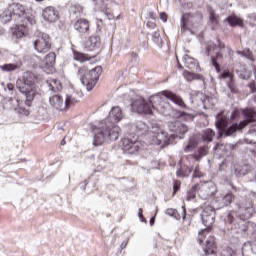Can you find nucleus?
Returning a JSON list of instances; mask_svg holds the SVG:
<instances>
[{"label":"nucleus","instance_id":"4","mask_svg":"<svg viewBox=\"0 0 256 256\" xmlns=\"http://www.w3.org/2000/svg\"><path fill=\"white\" fill-rule=\"evenodd\" d=\"M18 90L24 95L26 102H20L18 99L14 100L17 103V107L15 108L16 113L18 115H23L24 117L29 116L31 113L29 111V107H31V101L35 99V95H37V87L35 86V75L33 73H26L24 75V81L17 82ZM26 105V107H25Z\"/></svg>","mask_w":256,"mask_h":256},{"label":"nucleus","instance_id":"42","mask_svg":"<svg viewBox=\"0 0 256 256\" xmlns=\"http://www.w3.org/2000/svg\"><path fill=\"white\" fill-rule=\"evenodd\" d=\"M180 117H182V119H185V121H193V119H195V115L189 112H180Z\"/></svg>","mask_w":256,"mask_h":256},{"label":"nucleus","instance_id":"46","mask_svg":"<svg viewBox=\"0 0 256 256\" xmlns=\"http://www.w3.org/2000/svg\"><path fill=\"white\" fill-rule=\"evenodd\" d=\"M136 127L139 129V131H147V125H145L143 122H138Z\"/></svg>","mask_w":256,"mask_h":256},{"label":"nucleus","instance_id":"51","mask_svg":"<svg viewBox=\"0 0 256 256\" xmlns=\"http://www.w3.org/2000/svg\"><path fill=\"white\" fill-rule=\"evenodd\" d=\"M202 103H204V105H209V103H213V98L206 96L204 100H202Z\"/></svg>","mask_w":256,"mask_h":256},{"label":"nucleus","instance_id":"31","mask_svg":"<svg viewBox=\"0 0 256 256\" xmlns=\"http://www.w3.org/2000/svg\"><path fill=\"white\" fill-rule=\"evenodd\" d=\"M208 13H209L210 22L212 23V28L217 27V25L219 24V20H218L217 14H215V10L209 7Z\"/></svg>","mask_w":256,"mask_h":256},{"label":"nucleus","instance_id":"11","mask_svg":"<svg viewBox=\"0 0 256 256\" xmlns=\"http://www.w3.org/2000/svg\"><path fill=\"white\" fill-rule=\"evenodd\" d=\"M201 23V14H189L186 13L181 17V29L182 31H193L197 29Z\"/></svg>","mask_w":256,"mask_h":256},{"label":"nucleus","instance_id":"17","mask_svg":"<svg viewBox=\"0 0 256 256\" xmlns=\"http://www.w3.org/2000/svg\"><path fill=\"white\" fill-rule=\"evenodd\" d=\"M169 131H172V133H177L178 135H185L187 131H189V128L187 125L181 123L180 121L173 120L168 123Z\"/></svg>","mask_w":256,"mask_h":256},{"label":"nucleus","instance_id":"63","mask_svg":"<svg viewBox=\"0 0 256 256\" xmlns=\"http://www.w3.org/2000/svg\"><path fill=\"white\" fill-rule=\"evenodd\" d=\"M183 219H185V209H183Z\"/></svg>","mask_w":256,"mask_h":256},{"label":"nucleus","instance_id":"56","mask_svg":"<svg viewBox=\"0 0 256 256\" xmlns=\"http://www.w3.org/2000/svg\"><path fill=\"white\" fill-rule=\"evenodd\" d=\"M237 117H239V112H238L237 110H235V111L232 113L231 119H237Z\"/></svg>","mask_w":256,"mask_h":256},{"label":"nucleus","instance_id":"50","mask_svg":"<svg viewBox=\"0 0 256 256\" xmlns=\"http://www.w3.org/2000/svg\"><path fill=\"white\" fill-rule=\"evenodd\" d=\"M221 77H222V79H229V77H230L231 81H233V76L231 75V72H229V71L222 73Z\"/></svg>","mask_w":256,"mask_h":256},{"label":"nucleus","instance_id":"16","mask_svg":"<svg viewBox=\"0 0 256 256\" xmlns=\"http://www.w3.org/2000/svg\"><path fill=\"white\" fill-rule=\"evenodd\" d=\"M101 45V29L97 26L96 35L91 36L85 44L86 49L89 51H94Z\"/></svg>","mask_w":256,"mask_h":256},{"label":"nucleus","instance_id":"9","mask_svg":"<svg viewBox=\"0 0 256 256\" xmlns=\"http://www.w3.org/2000/svg\"><path fill=\"white\" fill-rule=\"evenodd\" d=\"M151 145H159L161 149L169 145V133L159 126H154L148 132Z\"/></svg>","mask_w":256,"mask_h":256},{"label":"nucleus","instance_id":"20","mask_svg":"<svg viewBox=\"0 0 256 256\" xmlns=\"http://www.w3.org/2000/svg\"><path fill=\"white\" fill-rule=\"evenodd\" d=\"M217 188H215V184L213 182H208L202 185L201 193L204 199L207 197H213V194L216 193Z\"/></svg>","mask_w":256,"mask_h":256},{"label":"nucleus","instance_id":"43","mask_svg":"<svg viewBox=\"0 0 256 256\" xmlns=\"http://www.w3.org/2000/svg\"><path fill=\"white\" fill-rule=\"evenodd\" d=\"M222 256H237L233 249L227 248L222 251Z\"/></svg>","mask_w":256,"mask_h":256},{"label":"nucleus","instance_id":"55","mask_svg":"<svg viewBox=\"0 0 256 256\" xmlns=\"http://www.w3.org/2000/svg\"><path fill=\"white\" fill-rule=\"evenodd\" d=\"M233 219H234L233 212H230L227 216V221H228V223H230V225H231V223H233Z\"/></svg>","mask_w":256,"mask_h":256},{"label":"nucleus","instance_id":"5","mask_svg":"<svg viewBox=\"0 0 256 256\" xmlns=\"http://www.w3.org/2000/svg\"><path fill=\"white\" fill-rule=\"evenodd\" d=\"M0 20L2 23H26V25H35L37 20L35 15L27 13L25 6L21 3H13L7 7L6 10L0 13Z\"/></svg>","mask_w":256,"mask_h":256},{"label":"nucleus","instance_id":"32","mask_svg":"<svg viewBox=\"0 0 256 256\" xmlns=\"http://www.w3.org/2000/svg\"><path fill=\"white\" fill-rule=\"evenodd\" d=\"M152 41L157 45L158 47H163V39L161 38V34L157 31L153 32L151 34Z\"/></svg>","mask_w":256,"mask_h":256},{"label":"nucleus","instance_id":"30","mask_svg":"<svg viewBox=\"0 0 256 256\" xmlns=\"http://www.w3.org/2000/svg\"><path fill=\"white\" fill-rule=\"evenodd\" d=\"M184 77L186 79V81H201V79H203V75L201 74H195L189 71H184Z\"/></svg>","mask_w":256,"mask_h":256},{"label":"nucleus","instance_id":"15","mask_svg":"<svg viewBox=\"0 0 256 256\" xmlns=\"http://www.w3.org/2000/svg\"><path fill=\"white\" fill-rule=\"evenodd\" d=\"M50 107L54 109V111H64L65 109V100L59 94H51L49 97Z\"/></svg>","mask_w":256,"mask_h":256},{"label":"nucleus","instance_id":"38","mask_svg":"<svg viewBox=\"0 0 256 256\" xmlns=\"http://www.w3.org/2000/svg\"><path fill=\"white\" fill-rule=\"evenodd\" d=\"M70 13L72 15H77L78 17L81 16V13H83V6L79 4H75L70 8Z\"/></svg>","mask_w":256,"mask_h":256},{"label":"nucleus","instance_id":"34","mask_svg":"<svg viewBox=\"0 0 256 256\" xmlns=\"http://www.w3.org/2000/svg\"><path fill=\"white\" fill-rule=\"evenodd\" d=\"M73 57L75 61H79L80 63H85V61H89V56L78 51H74Z\"/></svg>","mask_w":256,"mask_h":256},{"label":"nucleus","instance_id":"28","mask_svg":"<svg viewBox=\"0 0 256 256\" xmlns=\"http://www.w3.org/2000/svg\"><path fill=\"white\" fill-rule=\"evenodd\" d=\"M198 143L199 142L197 141V138H190L188 144L184 148L185 153H191V151H195V149H197Z\"/></svg>","mask_w":256,"mask_h":256},{"label":"nucleus","instance_id":"3","mask_svg":"<svg viewBox=\"0 0 256 256\" xmlns=\"http://www.w3.org/2000/svg\"><path fill=\"white\" fill-rule=\"evenodd\" d=\"M202 222L205 225V229L198 233L197 241L203 246L205 255H215V238L211 234V225L215 223V208L209 204H204L202 207Z\"/></svg>","mask_w":256,"mask_h":256},{"label":"nucleus","instance_id":"26","mask_svg":"<svg viewBox=\"0 0 256 256\" xmlns=\"http://www.w3.org/2000/svg\"><path fill=\"white\" fill-rule=\"evenodd\" d=\"M13 35L17 39H23V37L27 35V27H25V24L16 26Z\"/></svg>","mask_w":256,"mask_h":256},{"label":"nucleus","instance_id":"36","mask_svg":"<svg viewBox=\"0 0 256 256\" xmlns=\"http://www.w3.org/2000/svg\"><path fill=\"white\" fill-rule=\"evenodd\" d=\"M55 53L54 52H50L46 55L45 57V64L48 66V67H53V65H55Z\"/></svg>","mask_w":256,"mask_h":256},{"label":"nucleus","instance_id":"25","mask_svg":"<svg viewBox=\"0 0 256 256\" xmlns=\"http://www.w3.org/2000/svg\"><path fill=\"white\" fill-rule=\"evenodd\" d=\"M215 137V132L212 129H205L201 133V141L202 143H211L213 138Z\"/></svg>","mask_w":256,"mask_h":256},{"label":"nucleus","instance_id":"53","mask_svg":"<svg viewBox=\"0 0 256 256\" xmlns=\"http://www.w3.org/2000/svg\"><path fill=\"white\" fill-rule=\"evenodd\" d=\"M159 17L163 23H167V14L165 12L160 13Z\"/></svg>","mask_w":256,"mask_h":256},{"label":"nucleus","instance_id":"1","mask_svg":"<svg viewBox=\"0 0 256 256\" xmlns=\"http://www.w3.org/2000/svg\"><path fill=\"white\" fill-rule=\"evenodd\" d=\"M123 117L125 115L119 106L113 107L108 117L100 122V127L93 129V145L99 146L103 145V143H109V141H117L121 128L115 123H119Z\"/></svg>","mask_w":256,"mask_h":256},{"label":"nucleus","instance_id":"61","mask_svg":"<svg viewBox=\"0 0 256 256\" xmlns=\"http://www.w3.org/2000/svg\"><path fill=\"white\" fill-rule=\"evenodd\" d=\"M219 58H221V53H217L216 55V59H219Z\"/></svg>","mask_w":256,"mask_h":256},{"label":"nucleus","instance_id":"58","mask_svg":"<svg viewBox=\"0 0 256 256\" xmlns=\"http://www.w3.org/2000/svg\"><path fill=\"white\" fill-rule=\"evenodd\" d=\"M150 225H155V217H152V218L150 219Z\"/></svg>","mask_w":256,"mask_h":256},{"label":"nucleus","instance_id":"44","mask_svg":"<svg viewBox=\"0 0 256 256\" xmlns=\"http://www.w3.org/2000/svg\"><path fill=\"white\" fill-rule=\"evenodd\" d=\"M248 135H250V137L252 139L256 138V124L252 125L248 131Z\"/></svg>","mask_w":256,"mask_h":256},{"label":"nucleus","instance_id":"23","mask_svg":"<svg viewBox=\"0 0 256 256\" xmlns=\"http://www.w3.org/2000/svg\"><path fill=\"white\" fill-rule=\"evenodd\" d=\"M238 213L242 221H247V219H250L253 216V213H255V209L251 205L245 208L240 207Z\"/></svg>","mask_w":256,"mask_h":256},{"label":"nucleus","instance_id":"2","mask_svg":"<svg viewBox=\"0 0 256 256\" xmlns=\"http://www.w3.org/2000/svg\"><path fill=\"white\" fill-rule=\"evenodd\" d=\"M242 115L244 120L240 121L239 124L233 123L229 125V116L225 115L224 112L219 113L216 116V129L219 131L220 137H231L233 133H237V131H242L245 129L249 123H253L256 121V110L254 108H245L242 109Z\"/></svg>","mask_w":256,"mask_h":256},{"label":"nucleus","instance_id":"14","mask_svg":"<svg viewBox=\"0 0 256 256\" xmlns=\"http://www.w3.org/2000/svg\"><path fill=\"white\" fill-rule=\"evenodd\" d=\"M45 89H47L50 95H58L59 91L63 89L61 81L56 78H50L44 84Z\"/></svg>","mask_w":256,"mask_h":256},{"label":"nucleus","instance_id":"40","mask_svg":"<svg viewBox=\"0 0 256 256\" xmlns=\"http://www.w3.org/2000/svg\"><path fill=\"white\" fill-rule=\"evenodd\" d=\"M77 103V99L73 96H67L66 100L64 101L65 109H69L72 105H75Z\"/></svg>","mask_w":256,"mask_h":256},{"label":"nucleus","instance_id":"13","mask_svg":"<svg viewBox=\"0 0 256 256\" xmlns=\"http://www.w3.org/2000/svg\"><path fill=\"white\" fill-rule=\"evenodd\" d=\"M42 17L48 23H55L59 19V11L53 6H47L42 10Z\"/></svg>","mask_w":256,"mask_h":256},{"label":"nucleus","instance_id":"47","mask_svg":"<svg viewBox=\"0 0 256 256\" xmlns=\"http://www.w3.org/2000/svg\"><path fill=\"white\" fill-rule=\"evenodd\" d=\"M211 63H212V65L215 67L216 71H217L218 73H221V68H220V66H219V64L217 63V60H216L215 58H212V59H211Z\"/></svg>","mask_w":256,"mask_h":256},{"label":"nucleus","instance_id":"60","mask_svg":"<svg viewBox=\"0 0 256 256\" xmlns=\"http://www.w3.org/2000/svg\"><path fill=\"white\" fill-rule=\"evenodd\" d=\"M125 247H127V243H122L121 249H125Z\"/></svg>","mask_w":256,"mask_h":256},{"label":"nucleus","instance_id":"52","mask_svg":"<svg viewBox=\"0 0 256 256\" xmlns=\"http://www.w3.org/2000/svg\"><path fill=\"white\" fill-rule=\"evenodd\" d=\"M248 86L251 89L252 93L256 92V83H255V81L250 82Z\"/></svg>","mask_w":256,"mask_h":256},{"label":"nucleus","instance_id":"8","mask_svg":"<svg viewBox=\"0 0 256 256\" xmlns=\"http://www.w3.org/2000/svg\"><path fill=\"white\" fill-rule=\"evenodd\" d=\"M33 47L37 53H47L51 49V36L37 30L33 36Z\"/></svg>","mask_w":256,"mask_h":256},{"label":"nucleus","instance_id":"24","mask_svg":"<svg viewBox=\"0 0 256 256\" xmlns=\"http://www.w3.org/2000/svg\"><path fill=\"white\" fill-rule=\"evenodd\" d=\"M236 73L240 79L247 81L251 79V71L245 68V66L239 64L236 66Z\"/></svg>","mask_w":256,"mask_h":256},{"label":"nucleus","instance_id":"10","mask_svg":"<svg viewBox=\"0 0 256 256\" xmlns=\"http://www.w3.org/2000/svg\"><path fill=\"white\" fill-rule=\"evenodd\" d=\"M139 138L133 134H129L122 140V149L124 153L134 155L143 148V144L138 140Z\"/></svg>","mask_w":256,"mask_h":256},{"label":"nucleus","instance_id":"33","mask_svg":"<svg viewBox=\"0 0 256 256\" xmlns=\"http://www.w3.org/2000/svg\"><path fill=\"white\" fill-rule=\"evenodd\" d=\"M208 151L209 150L207 149V147H200V148H198V151L195 152L193 157L196 161H199V159H201L202 157H205V155H207Z\"/></svg>","mask_w":256,"mask_h":256},{"label":"nucleus","instance_id":"57","mask_svg":"<svg viewBox=\"0 0 256 256\" xmlns=\"http://www.w3.org/2000/svg\"><path fill=\"white\" fill-rule=\"evenodd\" d=\"M7 89L8 91H13V89H15V86H13V84H8Z\"/></svg>","mask_w":256,"mask_h":256},{"label":"nucleus","instance_id":"6","mask_svg":"<svg viewBox=\"0 0 256 256\" xmlns=\"http://www.w3.org/2000/svg\"><path fill=\"white\" fill-rule=\"evenodd\" d=\"M162 95L164 97H162L161 95H154L150 97L152 112L157 111L158 113H165L167 109H169V103H167V99H169L170 101H172V103H175V105H178V107H181L182 109H185V107H187L185 105V102H183L181 96H178L171 91H163Z\"/></svg>","mask_w":256,"mask_h":256},{"label":"nucleus","instance_id":"27","mask_svg":"<svg viewBox=\"0 0 256 256\" xmlns=\"http://www.w3.org/2000/svg\"><path fill=\"white\" fill-rule=\"evenodd\" d=\"M107 161H109V156L106 153H101L98 156L96 165L97 167H99V169H105L107 167Z\"/></svg>","mask_w":256,"mask_h":256},{"label":"nucleus","instance_id":"12","mask_svg":"<svg viewBox=\"0 0 256 256\" xmlns=\"http://www.w3.org/2000/svg\"><path fill=\"white\" fill-rule=\"evenodd\" d=\"M132 109L136 113L144 115H153V107L151 105V98L145 100L143 98H138L132 102Z\"/></svg>","mask_w":256,"mask_h":256},{"label":"nucleus","instance_id":"62","mask_svg":"<svg viewBox=\"0 0 256 256\" xmlns=\"http://www.w3.org/2000/svg\"><path fill=\"white\" fill-rule=\"evenodd\" d=\"M60 145H65V139L60 142Z\"/></svg>","mask_w":256,"mask_h":256},{"label":"nucleus","instance_id":"39","mask_svg":"<svg viewBox=\"0 0 256 256\" xmlns=\"http://www.w3.org/2000/svg\"><path fill=\"white\" fill-rule=\"evenodd\" d=\"M236 177H243V175H247V166H238L234 171Z\"/></svg>","mask_w":256,"mask_h":256},{"label":"nucleus","instance_id":"19","mask_svg":"<svg viewBox=\"0 0 256 256\" xmlns=\"http://www.w3.org/2000/svg\"><path fill=\"white\" fill-rule=\"evenodd\" d=\"M74 29L81 35L89 33V21L86 19H79L74 23Z\"/></svg>","mask_w":256,"mask_h":256},{"label":"nucleus","instance_id":"64","mask_svg":"<svg viewBox=\"0 0 256 256\" xmlns=\"http://www.w3.org/2000/svg\"><path fill=\"white\" fill-rule=\"evenodd\" d=\"M251 19H255V16H254V15H252V16H251Z\"/></svg>","mask_w":256,"mask_h":256},{"label":"nucleus","instance_id":"18","mask_svg":"<svg viewBox=\"0 0 256 256\" xmlns=\"http://www.w3.org/2000/svg\"><path fill=\"white\" fill-rule=\"evenodd\" d=\"M233 199H235V196H233V193L228 192L222 195L215 202L216 209H222V207H227L228 205H231V203H233Z\"/></svg>","mask_w":256,"mask_h":256},{"label":"nucleus","instance_id":"37","mask_svg":"<svg viewBox=\"0 0 256 256\" xmlns=\"http://www.w3.org/2000/svg\"><path fill=\"white\" fill-rule=\"evenodd\" d=\"M177 177H189L191 175V168L184 166L176 172Z\"/></svg>","mask_w":256,"mask_h":256},{"label":"nucleus","instance_id":"22","mask_svg":"<svg viewBox=\"0 0 256 256\" xmlns=\"http://www.w3.org/2000/svg\"><path fill=\"white\" fill-rule=\"evenodd\" d=\"M184 65L187 67V69H190V71H199V63L197 60H195L193 57H190L189 55H185L183 57Z\"/></svg>","mask_w":256,"mask_h":256},{"label":"nucleus","instance_id":"35","mask_svg":"<svg viewBox=\"0 0 256 256\" xmlns=\"http://www.w3.org/2000/svg\"><path fill=\"white\" fill-rule=\"evenodd\" d=\"M238 55H241V57H245V59H248V61H255V57L253 56V52L249 49H245L243 51H238Z\"/></svg>","mask_w":256,"mask_h":256},{"label":"nucleus","instance_id":"41","mask_svg":"<svg viewBox=\"0 0 256 256\" xmlns=\"http://www.w3.org/2000/svg\"><path fill=\"white\" fill-rule=\"evenodd\" d=\"M197 185L193 186L192 189L189 191L188 196H187V200L191 201L193 199H195V197H197Z\"/></svg>","mask_w":256,"mask_h":256},{"label":"nucleus","instance_id":"7","mask_svg":"<svg viewBox=\"0 0 256 256\" xmlns=\"http://www.w3.org/2000/svg\"><path fill=\"white\" fill-rule=\"evenodd\" d=\"M101 73H103V68H101V66H97L88 72L85 68H80L78 70L80 81L82 85L86 87L87 91H93V87L97 85V81H99Z\"/></svg>","mask_w":256,"mask_h":256},{"label":"nucleus","instance_id":"29","mask_svg":"<svg viewBox=\"0 0 256 256\" xmlns=\"http://www.w3.org/2000/svg\"><path fill=\"white\" fill-rule=\"evenodd\" d=\"M226 21L229 23L230 27H241L243 25V20L238 18L237 16H229L226 18Z\"/></svg>","mask_w":256,"mask_h":256},{"label":"nucleus","instance_id":"54","mask_svg":"<svg viewBox=\"0 0 256 256\" xmlns=\"http://www.w3.org/2000/svg\"><path fill=\"white\" fill-rule=\"evenodd\" d=\"M138 217L140 218V221L143 223L145 221V218L143 217V209L139 208L138 210Z\"/></svg>","mask_w":256,"mask_h":256},{"label":"nucleus","instance_id":"59","mask_svg":"<svg viewBox=\"0 0 256 256\" xmlns=\"http://www.w3.org/2000/svg\"><path fill=\"white\" fill-rule=\"evenodd\" d=\"M206 51L208 52V55H209V53L211 52V46H207Z\"/></svg>","mask_w":256,"mask_h":256},{"label":"nucleus","instance_id":"48","mask_svg":"<svg viewBox=\"0 0 256 256\" xmlns=\"http://www.w3.org/2000/svg\"><path fill=\"white\" fill-rule=\"evenodd\" d=\"M181 188V182L180 181H175L174 186H173V193H177L179 189Z\"/></svg>","mask_w":256,"mask_h":256},{"label":"nucleus","instance_id":"21","mask_svg":"<svg viewBox=\"0 0 256 256\" xmlns=\"http://www.w3.org/2000/svg\"><path fill=\"white\" fill-rule=\"evenodd\" d=\"M23 64L21 63V60H14L13 63H7L0 66L1 71H4V73H11L13 71L19 70V68Z\"/></svg>","mask_w":256,"mask_h":256},{"label":"nucleus","instance_id":"49","mask_svg":"<svg viewBox=\"0 0 256 256\" xmlns=\"http://www.w3.org/2000/svg\"><path fill=\"white\" fill-rule=\"evenodd\" d=\"M176 214H177V210L173 208H168L166 210V215H169L170 217H175Z\"/></svg>","mask_w":256,"mask_h":256},{"label":"nucleus","instance_id":"45","mask_svg":"<svg viewBox=\"0 0 256 256\" xmlns=\"http://www.w3.org/2000/svg\"><path fill=\"white\" fill-rule=\"evenodd\" d=\"M201 177H203V173H201V171H199V166H196L194 173H193V178L197 179V178H201Z\"/></svg>","mask_w":256,"mask_h":256}]
</instances>
